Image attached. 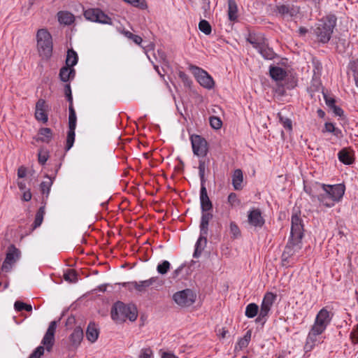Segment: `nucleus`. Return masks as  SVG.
Returning <instances> with one entry per match:
<instances>
[{
    "instance_id": "nucleus-1",
    "label": "nucleus",
    "mask_w": 358,
    "mask_h": 358,
    "mask_svg": "<svg viewBox=\"0 0 358 358\" xmlns=\"http://www.w3.org/2000/svg\"><path fill=\"white\" fill-rule=\"evenodd\" d=\"M303 189L311 197L313 201L317 199L321 206L331 208L343 199L345 186L341 183L326 185L315 182L311 185H304Z\"/></svg>"
},
{
    "instance_id": "nucleus-2",
    "label": "nucleus",
    "mask_w": 358,
    "mask_h": 358,
    "mask_svg": "<svg viewBox=\"0 0 358 358\" xmlns=\"http://www.w3.org/2000/svg\"><path fill=\"white\" fill-rule=\"evenodd\" d=\"M303 231V220L300 215L297 213L292 215L290 236L282 255V261H287L301 249Z\"/></svg>"
},
{
    "instance_id": "nucleus-3",
    "label": "nucleus",
    "mask_w": 358,
    "mask_h": 358,
    "mask_svg": "<svg viewBox=\"0 0 358 358\" xmlns=\"http://www.w3.org/2000/svg\"><path fill=\"white\" fill-rule=\"evenodd\" d=\"M331 320L330 313L325 308H322L317 313L315 322L306 338L305 350L310 351L318 341L317 336L321 335L327 329Z\"/></svg>"
},
{
    "instance_id": "nucleus-4",
    "label": "nucleus",
    "mask_w": 358,
    "mask_h": 358,
    "mask_svg": "<svg viewBox=\"0 0 358 358\" xmlns=\"http://www.w3.org/2000/svg\"><path fill=\"white\" fill-rule=\"evenodd\" d=\"M110 315L116 323H123L127 320L134 322L138 317V310L134 304H125L122 301H117L111 308Z\"/></svg>"
},
{
    "instance_id": "nucleus-5",
    "label": "nucleus",
    "mask_w": 358,
    "mask_h": 358,
    "mask_svg": "<svg viewBox=\"0 0 358 358\" xmlns=\"http://www.w3.org/2000/svg\"><path fill=\"white\" fill-rule=\"evenodd\" d=\"M336 18L334 15L327 16L320 20L314 30L317 40L323 43L329 42L336 26Z\"/></svg>"
},
{
    "instance_id": "nucleus-6",
    "label": "nucleus",
    "mask_w": 358,
    "mask_h": 358,
    "mask_svg": "<svg viewBox=\"0 0 358 358\" xmlns=\"http://www.w3.org/2000/svg\"><path fill=\"white\" fill-rule=\"evenodd\" d=\"M37 48L41 57L45 59L51 57L53 43L50 32L46 29H40L36 33Z\"/></svg>"
},
{
    "instance_id": "nucleus-7",
    "label": "nucleus",
    "mask_w": 358,
    "mask_h": 358,
    "mask_svg": "<svg viewBox=\"0 0 358 358\" xmlns=\"http://www.w3.org/2000/svg\"><path fill=\"white\" fill-rule=\"evenodd\" d=\"M276 295L272 292H267L264 296L262 300L259 313L257 317L255 319L256 323H262L263 324L266 321V317L271 310V308L275 300Z\"/></svg>"
},
{
    "instance_id": "nucleus-8",
    "label": "nucleus",
    "mask_w": 358,
    "mask_h": 358,
    "mask_svg": "<svg viewBox=\"0 0 358 358\" xmlns=\"http://www.w3.org/2000/svg\"><path fill=\"white\" fill-rule=\"evenodd\" d=\"M173 299L180 306L188 307L195 302L196 294L192 289H186L175 293Z\"/></svg>"
},
{
    "instance_id": "nucleus-9",
    "label": "nucleus",
    "mask_w": 358,
    "mask_h": 358,
    "mask_svg": "<svg viewBox=\"0 0 358 358\" xmlns=\"http://www.w3.org/2000/svg\"><path fill=\"white\" fill-rule=\"evenodd\" d=\"M86 20L101 24H112L111 18L99 8H88L83 13Z\"/></svg>"
},
{
    "instance_id": "nucleus-10",
    "label": "nucleus",
    "mask_w": 358,
    "mask_h": 358,
    "mask_svg": "<svg viewBox=\"0 0 358 358\" xmlns=\"http://www.w3.org/2000/svg\"><path fill=\"white\" fill-rule=\"evenodd\" d=\"M190 140L194 155L199 157H204L207 155L208 151V143L203 137L193 134L190 136Z\"/></svg>"
},
{
    "instance_id": "nucleus-11",
    "label": "nucleus",
    "mask_w": 358,
    "mask_h": 358,
    "mask_svg": "<svg viewBox=\"0 0 358 358\" xmlns=\"http://www.w3.org/2000/svg\"><path fill=\"white\" fill-rule=\"evenodd\" d=\"M20 257V251L14 245H10L7 250L6 258L3 262L1 270L4 272H9L12 266Z\"/></svg>"
},
{
    "instance_id": "nucleus-12",
    "label": "nucleus",
    "mask_w": 358,
    "mask_h": 358,
    "mask_svg": "<svg viewBox=\"0 0 358 358\" xmlns=\"http://www.w3.org/2000/svg\"><path fill=\"white\" fill-rule=\"evenodd\" d=\"M57 326V321H52L45 334L41 343L45 346L48 352H50L55 344V334Z\"/></svg>"
},
{
    "instance_id": "nucleus-13",
    "label": "nucleus",
    "mask_w": 358,
    "mask_h": 358,
    "mask_svg": "<svg viewBox=\"0 0 358 358\" xmlns=\"http://www.w3.org/2000/svg\"><path fill=\"white\" fill-rule=\"evenodd\" d=\"M162 284L163 282L159 277H152L150 279L137 282V283L134 284V286L136 287V291L137 292L144 293L147 292L150 287L157 288L162 286Z\"/></svg>"
},
{
    "instance_id": "nucleus-14",
    "label": "nucleus",
    "mask_w": 358,
    "mask_h": 358,
    "mask_svg": "<svg viewBox=\"0 0 358 358\" xmlns=\"http://www.w3.org/2000/svg\"><path fill=\"white\" fill-rule=\"evenodd\" d=\"M195 69L194 73L197 81L205 88L212 89L215 85L213 78L204 70L197 66H192Z\"/></svg>"
},
{
    "instance_id": "nucleus-15",
    "label": "nucleus",
    "mask_w": 358,
    "mask_h": 358,
    "mask_svg": "<svg viewBox=\"0 0 358 358\" xmlns=\"http://www.w3.org/2000/svg\"><path fill=\"white\" fill-rule=\"evenodd\" d=\"M248 221L251 226L255 228H262L265 223L262 212L258 208L252 209L248 212Z\"/></svg>"
},
{
    "instance_id": "nucleus-16",
    "label": "nucleus",
    "mask_w": 358,
    "mask_h": 358,
    "mask_svg": "<svg viewBox=\"0 0 358 358\" xmlns=\"http://www.w3.org/2000/svg\"><path fill=\"white\" fill-rule=\"evenodd\" d=\"M47 108L46 102L44 99H40L36 103V109H35V117L38 121H41L43 123H45L48 120V113H47Z\"/></svg>"
},
{
    "instance_id": "nucleus-17",
    "label": "nucleus",
    "mask_w": 358,
    "mask_h": 358,
    "mask_svg": "<svg viewBox=\"0 0 358 358\" xmlns=\"http://www.w3.org/2000/svg\"><path fill=\"white\" fill-rule=\"evenodd\" d=\"M246 41L250 43L254 48L258 50L268 40L262 33L250 32L246 37Z\"/></svg>"
},
{
    "instance_id": "nucleus-18",
    "label": "nucleus",
    "mask_w": 358,
    "mask_h": 358,
    "mask_svg": "<svg viewBox=\"0 0 358 358\" xmlns=\"http://www.w3.org/2000/svg\"><path fill=\"white\" fill-rule=\"evenodd\" d=\"M338 158L344 164L350 165L355 162L353 151L349 148L341 149L338 153Z\"/></svg>"
},
{
    "instance_id": "nucleus-19",
    "label": "nucleus",
    "mask_w": 358,
    "mask_h": 358,
    "mask_svg": "<svg viewBox=\"0 0 358 358\" xmlns=\"http://www.w3.org/2000/svg\"><path fill=\"white\" fill-rule=\"evenodd\" d=\"M200 201L202 211H210L213 208V204L210 201L205 185H201Z\"/></svg>"
},
{
    "instance_id": "nucleus-20",
    "label": "nucleus",
    "mask_w": 358,
    "mask_h": 358,
    "mask_svg": "<svg viewBox=\"0 0 358 358\" xmlns=\"http://www.w3.org/2000/svg\"><path fill=\"white\" fill-rule=\"evenodd\" d=\"M207 236L208 233L203 234V231H200V236L198 238L196 245L195 250L194 252V257H198L201 255L202 251L207 244Z\"/></svg>"
},
{
    "instance_id": "nucleus-21",
    "label": "nucleus",
    "mask_w": 358,
    "mask_h": 358,
    "mask_svg": "<svg viewBox=\"0 0 358 358\" xmlns=\"http://www.w3.org/2000/svg\"><path fill=\"white\" fill-rule=\"evenodd\" d=\"M276 10L282 15L294 16L299 12V9L293 5L280 4L276 6Z\"/></svg>"
},
{
    "instance_id": "nucleus-22",
    "label": "nucleus",
    "mask_w": 358,
    "mask_h": 358,
    "mask_svg": "<svg viewBox=\"0 0 358 358\" xmlns=\"http://www.w3.org/2000/svg\"><path fill=\"white\" fill-rule=\"evenodd\" d=\"M269 73L271 77L276 81L283 80L287 76L286 71L279 66H271Z\"/></svg>"
},
{
    "instance_id": "nucleus-23",
    "label": "nucleus",
    "mask_w": 358,
    "mask_h": 358,
    "mask_svg": "<svg viewBox=\"0 0 358 358\" xmlns=\"http://www.w3.org/2000/svg\"><path fill=\"white\" fill-rule=\"evenodd\" d=\"M257 50L266 59H273L276 57V54L273 51V48L268 46V41H266Z\"/></svg>"
},
{
    "instance_id": "nucleus-24",
    "label": "nucleus",
    "mask_w": 358,
    "mask_h": 358,
    "mask_svg": "<svg viewBox=\"0 0 358 358\" xmlns=\"http://www.w3.org/2000/svg\"><path fill=\"white\" fill-rule=\"evenodd\" d=\"M45 178L46 180L40 184V190L42 194L45 195V198L47 199L49 196L50 188L53 184L55 176L51 177L48 175H46Z\"/></svg>"
},
{
    "instance_id": "nucleus-25",
    "label": "nucleus",
    "mask_w": 358,
    "mask_h": 358,
    "mask_svg": "<svg viewBox=\"0 0 358 358\" xmlns=\"http://www.w3.org/2000/svg\"><path fill=\"white\" fill-rule=\"evenodd\" d=\"M58 21L60 24L70 25L74 22V15L69 11H59L57 13Z\"/></svg>"
},
{
    "instance_id": "nucleus-26",
    "label": "nucleus",
    "mask_w": 358,
    "mask_h": 358,
    "mask_svg": "<svg viewBox=\"0 0 358 358\" xmlns=\"http://www.w3.org/2000/svg\"><path fill=\"white\" fill-rule=\"evenodd\" d=\"M99 329L94 322H90L86 331V337L91 343H94L99 337Z\"/></svg>"
},
{
    "instance_id": "nucleus-27",
    "label": "nucleus",
    "mask_w": 358,
    "mask_h": 358,
    "mask_svg": "<svg viewBox=\"0 0 358 358\" xmlns=\"http://www.w3.org/2000/svg\"><path fill=\"white\" fill-rule=\"evenodd\" d=\"M243 171L239 169H236L232 175V185L236 190H241L243 189Z\"/></svg>"
},
{
    "instance_id": "nucleus-28",
    "label": "nucleus",
    "mask_w": 358,
    "mask_h": 358,
    "mask_svg": "<svg viewBox=\"0 0 358 358\" xmlns=\"http://www.w3.org/2000/svg\"><path fill=\"white\" fill-rule=\"evenodd\" d=\"M213 218V214L209 211H202L201 220L200 223V231L203 234L208 233V224L210 220Z\"/></svg>"
},
{
    "instance_id": "nucleus-29",
    "label": "nucleus",
    "mask_w": 358,
    "mask_h": 358,
    "mask_svg": "<svg viewBox=\"0 0 358 358\" xmlns=\"http://www.w3.org/2000/svg\"><path fill=\"white\" fill-rule=\"evenodd\" d=\"M228 17L231 22H234L238 18V6L235 0L228 1Z\"/></svg>"
},
{
    "instance_id": "nucleus-30",
    "label": "nucleus",
    "mask_w": 358,
    "mask_h": 358,
    "mask_svg": "<svg viewBox=\"0 0 358 358\" xmlns=\"http://www.w3.org/2000/svg\"><path fill=\"white\" fill-rule=\"evenodd\" d=\"M83 338V331L80 327L74 329L72 334L70 335V341L73 345L78 346Z\"/></svg>"
},
{
    "instance_id": "nucleus-31",
    "label": "nucleus",
    "mask_w": 358,
    "mask_h": 358,
    "mask_svg": "<svg viewBox=\"0 0 358 358\" xmlns=\"http://www.w3.org/2000/svg\"><path fill=\"white\" fill-rule=\"evenodd\" d=\"M38 134L41 136L39 137L37 141L46 143H48L51 141L53 136L51 129L47 127L40 129L38 131Z\"/></svg>"
},
{
    "instance_id": "nucleus-32",
    "label": "nucleus",
    "mask_w": 358,
    "mask_h": 358,
    "mask_svg": "<svg viewBox=\"0 0 358 358\" xmlns=\"http://www.w3.org/2000/svg\"><path fill=\"white\" fill-rule=\"evenodd\" d=\"M78 61V56L77 52L73 49H69L67 50L66 65L73 67Z\"/></svg>"
},
{
    "instance_id": "nucleus-33",
    "label": "nucleus",
    "mask_w": 358,
    "mask_h": 358,
    "mask_svg": "<svg viewBox=\"0 0 358 358\" xmlns=\"http://www.w3.org/2000/svg\"><path fill=\"white\" fill-rule=\"evenodd\" d=\"M259 306L256 303H251L246 306L245 315L248 318H253L258 313H259Z\"/></svg>"
},
{
    "instance_id": "nucleus-34",
    "label": "nucleus",
    "mask_w": 358,
    "mask_h": 358,
    "mask_svg": "<svg viewBox=\"0 0 358 358\" xmlns=\"http://www.w3.org/2000/svg\"><path fill=\"white\" fill-rule=\"evenodd\" d=\"M75 130L76 127H69V131L67 132L66 136V143L65 145V150L66 151L69 150L72 146L73 145L75 141Z\"/></svg>"
},
{
    "instance_id": "nucleus-35",
    "label": "nucleus",
    "mask_w": 358,
    "mask_h": 358,
    "mask_svg": "<svg viewBox=\"0 0 358 358\" xmlns=\"http://www.w3.org/2000/svg\"><path fill=\"white\" fill-rule=\"evenodd\" d=\"M45 215V206H41L37 210L35 216L34 222L32 224L33 229H36L41 226L43 220V216Z\"/></svg>"
},
{
    "instance_id": "nucleus-36",
    "label": "nucleus",
    "mask_w": 358,
    "mask_h": 358,
    "mask_svg": "<svg viewBox=\"0 0 358 358\" xmlns=\"http://www.w3.org/2000/svg\"><path fill=\"white\" fill-rule=\"evenodd\" d=\"M199 29L206 35H210L212 32V27L206 20H201L199 22Z\"/></svg>"
},
{
    "instance_id": "nucleus-37",
    "label": "nucleus",
    "mask_w": 358,
    "mask_h": 358,
    "mask_svg": "<svg viewBox=\"0 0 358 358\" xmlns=\"http://www.w3.org/2000/svg\"><path fill=\"white\" fill-rule=\"evenodd\" d=\"M64 278L69 282H76L78 281V274L73 269H67L64 273Z\"/></svg>"
},
{
    "instance_id": "nucleus-38",
    "label": "nucleus",
    "mask_w": 358,
    "mask_h": 358,
    "mask_svg": "<svg viewBox=\"0 0 358 358\" xmlns=\"http://www.w3.org/2000/svg\"><path fill=\"white\" fill-rule=\"evenodd\" d=\"M69 127H76L77 117L73 106H69Z\"/></svg>"
},
{
    "instance_id": "nucleus-39",
    "label": "nucleus",
    "mask_w": 358,
    "mask_h": 358,
    "mask_svg": "<svg viewBox=\"0 0 358 358\" xmlns=\"http://www.w3.org/2000/svg\"><path fill=\"white\" fill-rule=\"evenodd\" d=\"M15 309L18 311L26 310L27 312H31L32 310V306L30 304H27L24 302L17 301L14 304Z\"/></svg>"
},
{
    "instance_id": "nucleus-40",
    "label": "nucleus",
    "mask_w": 358,
    "mask_h": 358,
    "mask_svg": "<svg viewBox=\"0 0 358 358\" xmlns=\"http://www.w3.org/2000/svg\"><path fill=\"white\" fill-rule=\"evenodd\" d=\"M171 267L169 262L164 260L162 263L159 264L157 266V271L159 273L164 275L167 273Z\"/></svg>"
},
{
    "instance_id": "nucleus-41",
    "label": "nucleus",
    "mask_w": 358,
    "mask_h": 358,
    "mask_svg": "<svg viewBox=\"0 0 358 358\" xmlns=\"http://www.w3.org/2000/svg\"><path fill=\"white\" fill-rule=\"evenodd\" d=\"M205 170H206V163L204 160H199V177L201 180V185L206 183V179H205Z\"/></svg>"
},
{
    "instance_id": "nucleus-42",
    "label": "nucleus",
    "mask_w": 358,
    "mask_h": 358,
    "mask_svg": "<svg viewBox=\"0 0 358 358\" xmlns=\"http://www.w3.org/2000/svg\"><path fill=\"white\" fill-rule=\"evenodd\" d=\"M69 67L71 66L66 65L65 66L61 68L59 71V78L63 82H68L71 79L70 75H69Z\"/></svg>"
},
{
    "instance_id": "nucleus-43",
    "label": "nucleus",
    "mask_w": 358,
    "mask_h": 358,
    "mask_svg": "<svg viewBox=\"0 0 358 358\" xmlns=\"http://www.w3.org/2000/svg\"><path fill=\"white\" fill-rule=\"evenodd\" d=\"M49 157L48 152L44 150H40L38 153V163L41 165H44L48 161Z\"/></svg>"
},
{
    "instance_id": "nucleus-44",
    "label": "nucleus",
    "mask_w": 358,
    "mask_h": 358,
    "mask_svg": "<svg viewBox=\"0 0 358 358\" xmlns=\"http://www.w3.org/2000/svg\"><path fill=\"white\" fill-rule=\"evenodd\" d=\"M278 116H279L280 122L283 125V127L288 131H292V120L289 118L284 117L280 113L278 114Z\"/></svg>"
},
{
    "instance_id": "nucleus-45",
    "label": "nucleus",
    "mask_w": 358,
    "mask_h": 358,
    "mask_svg": "<svg viewBox=\"0 0 358 358\" xmlns=\"http://www.w3.org/2000/svg\"><path fill=\"white\" fill-rule=\"evenodd\" d=\"M178 76L185 87H189L191 86L192 82L187 74L183 71H179Z\"/></svg>"
},
{
    "instance_id": "nucleus-46",
    "label": "nucleus",
    "mask_w": 358,
    "mask_h": 358,
    "mask_svg": "<svg viewBox=\"0 0 358 358\" xmlns=\"http://www.w3.org/2000/svg\"><path fill=\"white\" fill-rule=\"evenodd\" d=\"M230 232L233 238H236L241 236V230L234 222L230 223Z\"/></svg>"
},
{
    "instance_id": "nucleus-47",
    "label": "nucleus",
    "mask_w": 358,
    "mask_h": 358,
    "mask_svg": "<svg viewBox=\"0 0 358 358\" xmlns=\"http://www.w3.org/2000/svg\"><path fill=\"white\" fill-rule=\"evenodd\" d=\"M64 94L66 97L67 101L69 103V106H73V96L71 93V88L69 83H67L64 86Z\"/></svg>"
},
{
    "instance_id": "nucleus-48",
    "label": "nucleus",
    "mask_w": 358,
    "mask_h": 358,
    "mask_svg": "<svg viewBox=\"0 0 358 358\" xmlns=\"http://www.w3.org/2000/svg\"><path fill=\"white\" fill-rule=\"evenodd\" d=\"M210 124L213 128L219 129L221 128L222 122L219 117L213 116L210 117Z\"/></svg>"
},
{
    "instance_id": "nucleus-49",
    "label": "nucleus",
    "mask_w": 358,
    "mask_h": 358,
    "mask_svg": "<svg viewBox=\"0 0 358 358\" xmlns=\"http://www.w3.org/2000/svg\"><path fill=\"white\" fill-rule=\"evenodd\" d=\"M138 358H153V352L150 348L141 349Z\"/></svg>"
},
{
    "instance_id": "nucleus-50",
    "label": "nucleus",
    "mask_w": 358,
    "mask_h": 358,
    "mask_svg": "<svg viewBox=\"0 0 358 358\" xmlns=\"http://www.w3.org/2000/svg\"><path fill=\"white\" fill-rule=\"evenodd\" d=\"M227 200L231 206H237L240 203V200L238 199L237 194L234 192L229 194Z\"/></svg>"
},
{
    "instance_id": "nucleus-51",
    "label": "nucleus",
    "mask_w": 358,
    "mask_h": 358,
    "mask_svg": "<svg viewBox=\"0 0 358 358\" xmlns=\"http://www.w3.org/2000/svg\"><path fill=\"white\" fill-rule=\"evenodd\" d=\"M44 353V347L38 346L36 350L30 355L29 358H41Z\"/></svg>"
},
{
    "instance_id": "nucleus-52",
    "label": "nucleus",
    "mask_w": 358,
    "mask_h": 358,
    "mask_svg": "<svg viewBox=\"0 0 358 358\" xmlns=\"http://www.w3.org/2000/svg\"><path fill=\"white\" fill-rule=\"evenodd\" d=\"M350 337L353 344H358V324L355 327L350 333Z\"/></svg>"
},
{
    "instance_id": "nucleus-53",
    "label": "nucleus",
    "mask_w": 358,
    "mask_h": 358,
    "mask_svg": "<svg viewBox=\"0 0 358 358\" xmlns=\"http://www.w3.org/2000/svg\"><path fill=\"white\" fill-rule=\"evenodd\" d=\"M324 98L325 100V103L327 106L331 108L334 106L336 105V101L334 98L328 96L327 94H324Z\"/></svg>"
},
{
    "instance_id": "nucleus-54",
    "label": "nucleus",
    "mask_w": 358,
    "mask_h": 358,
    "mask_svg": "<svg viewBox=\"0 0 358 358\" xmlns=\"http://www.w3.org/2000/svg\"><path fill=\"white\" fill-rule=\"evenodd\" d=\"M330 109H331L333 110L334 113L336 116H340L341 117V116H342L343 115V109L341 107H339V106H338L336 105L334 106Z\"/></svg>"
},
{
    "instance_id": "nucleus-55",
    "label": "nucleus",
    "mask_w": 358,
    "mask_h": 358,
    "mask_svg": "<svg viewBox=\"0 0 358 358\" xmlns=\"http://www.w3.org/2000/svg\"><path fill=\"white\" fill-rule=\"evenodd\" d=\"M27 175V169L26 167L21 166L18 168L17 170V176L20 178H23Z\"/></svg>"
},
{
    "instance_id": "nucleus-56",
    "label": "nucleus",
    "mask_w": 358,
    "mask_h": 358,
    "mask_svg": "<svg viewBox=\"0 0 358 358\" xmlns=\"http://www.w3.org/2000/svg\"><path fill=\"white\" fill-rule=\"evenodd\" d=\"M248 344H249V342L244 340L243 338H240L237 343V345L240 350H242V349L248 347Z\"/></svg>"
},
{
    "instance_id": "nucleus-57",
    "label": "nucleus",
    "mask_w": 358,
    "mask_h": 358,
    "mask_svg": "<svg viewBox=\"0 0 358 358\" xmlns=\"http://www.w3.org/2000/svg\"><path fill=\"white\" fill-rule=\"evenodd\" d=\"M335 127H336L334 125V124H332L331 122H326L324 124V129L323 131L333 133Z\"/></svg>"
},
{
    "instance_id": "nucleus-58",
    "label": "nucleus",
    "mask_w": 358,
    "mask_h": 358,
    "mask_svg": "<svg viewBox=\"0 0 358 358\" xmlns=\"http://www.w3.org/2000/svg\"><path fill=\"white\" fill-rule=\"evenodd\" d=\"M135 283H137V282L136 281H134V282H124L123 284V286L124 287H126L129 291H132L134 289L136 290V287L134 286Z\"/></svg>"
},
{
    "instance_id": "nucleus-59",
    "label": "nucleus",
    "mask_w": 358,
    "mask_h": 358,
    "mask_svg": "<svg viewBox=\"0 0 358 358\" xmlns=\"http://www.w3.org/2000/svg\"><path fill=\"white\" fill-rule=\"evenodd\" d=\"M31 199V193L30 190L26 191L23 193L22 199L25 201H29Z\"/></svg>"
},
{
    "instance_id": "nucleus-60",
    "label": "nucleus",
    "mask_w": 358,
    "mask_h": 358,
    "mask_svg": "<svg viewBox=\"0 0 358 358\" xmlns=\"http://www.w3.org/2000/svg\"><path fill=\"white\" fill-rule=\"evenodd\" d=\"M136 44L141 45L143 41L142 38L140 36L134 34L132 38H131Z\"/></svg>"
},
{
    "instance_id": "nucleus-61",
    "label": "nucleus",
    "mask_w": 358,
    "mask_h": 358,
    "mask_svg": "<svg viewBox=\"0 0 358 358\" xmlns=\"http://www.w3.org/2000/svg\"><path fill=\"white\" fill-rule=\"evenodd\" d=\"M332 134L338 138H341L343 136L342 131L337 127L334 128V131Z\"/></svg>"
},
{
    "instance_id": "nucleus-62",
    "label": "nucleus",
    "mask_w": 358,
    "mask_h": 358,
    "mask_svg": "<svg viewBox=\"0 0 358 358\" xmlns=\"http://www.w3.org/2000/svg\"><path fill=\"white\" fill-rule=\"evenodd\" d=\"M162 358H178V357L172 353L164 352Z\"/></svg>"
},
{
    "instance_id": "nucleus-63",
    "label": "nucleus",
    "mask_w": 358,
    "mask_h": 358,
    "mask_svg": "<svg viewBox=\"0 0 358 358\" xmlns=\"http://www.w3.org/2000/svg\"><path fill=\"white\" fill-rule=\"evenodd\" d=\"M69 75H70L71 79H73L76 75V71L73 67H69Z\"/></svg>"
},
{
    "instance_id": "nucleus-64",
    "label": "nucleus",
    "mask_w": 358,
    "mask_h": 358,
    "mask_svg": "<svg viewBox=\"0 0 358 358\" xmlns=\"http://www.w3.org/2000/svg\"><path fill=\"white\" fill-rule=\"evenodd\" d=\"M317 114L320 118H324L325 116V113L321 108L317 109Z\"/></svg>"
}]
</instances>
